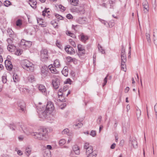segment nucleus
Instances as JSON below:
<instances>
[{"instance_id":"f257e3e1","label":"nucleus","mask_w":157,"mask_h":157,"mask_svg":"<svg viewBox=\"0 0 157 157\" xmlns=\"http://www.w3.org/2000/svg\"><path fill=\"white\" fill-rule=\"evenodd\" d=\"M32 135L34 136V138L40 140H45L47 139L48 134V130L46 128H41L37 132H33Z\"/></svg>"},{"instance_id":"f03ea898","label":"nucleus","mask_w":157,"mask_h":157,"mask_svg":"<svg viewBox=\"0 0 157 157\" xmlns=\"http://www.w3.org/2000/svg\"><path fill=\"white\" fill-rule=\"evenodd\" d=\"M22 66L23 68L27 71L32 72L34 70L33 64L28 60L26 59L22 62Z\"/></svg>"},{"instance_id":"7ed1b4c3","label":"nucleus","mask_w":157,"mask_h":157,"mask_svg":"<svg viewBox=\"0 0 157 157\" xmlns=\"http://www.w3.org/2000/svg\"><path fill=\"white\" fill-rule=\"evenodd\" d=\"M41 60L43 61L47 60L48 57V52L47 49L43 48L40 51Z\"/></svg>"},{"instance_id":"20e7f679","label":"nucleus","mask_w":157,"mask_h":157,"mask_svg":"<svg viewBox=\"0 0 157 157\" xmlns=\"http://www.w3.org/2000/svg\"><path fill=\"white\" fill-rule=\"evenodd\" d=\"M53 78L52 81V84L53 87L55 89H57L59 88L60 85V80L58 78L57 76L53 75L52 76Z\"/></svg>"},{"instance_id":"39448f33","label":"nucleus","mask_w":157,"mask_h":157,"mask_svg":"<svg viewBox=\"0 0 157 157\" xmlns=\"http://www.w3.org/2000/svg\"><path fill=\"white\" fill-rule=\"evenodd\" d=\"M20 130H22L24 133L27 135L33 134V132H32L31 130L28 128L26 126L24 125H21L20 126V128H19Z\"/></svg>"},{"instance_id":"423d86ee","label":"nucleus","mask_w":157,"mask_h":157,"mask_svg":"<svg viewBox=\"0 0 157 157\" xmlns=\"http://www.w3.org/2000/svg\"><path fill=\"white\" fill-rule=\"evenodd\" d=\"M49 72L48 67L47 66H43L41 69V74L42 77L45 78L48 75Z\"/></svg>"},{"instance_id":"0eeeda50","label":"nucleus","mask_w":157,"mask_h":157,"mask_svg":"<svg viewBox=\"0 0 157 157\" xmlns=\"http://www.w3.org/2000/svg\"><path fill=\"white\" fill-rule=\"evenodd\" d=\"M84 148L86 150V154L87 155L93 151V147L90 145L88 143H86L84 146Z\"/></svg>"},{"instance_id":"6e6552de","label":"nucleus","mask_w":157,"mask_h":157,"mask_svg":"<svg viewBox=\"0 0 157 157\" xmlns=\"http://www.w3.org/2000/svg\"><path fill=\"white\" fill-rule=\"evenodd\" d=\"M21 46L23 48L27 49L32 45V42L30 41H26L24 40H22L20 43Z\"/></svg>"},{"instance_id":"1a4fd4ad","label":"nucleus","mask_w":157,"mask_h":157,"mask_svg":"<svg viewBox=\"0 0 157 157\" xmlns=\"http://www.w3.org/2000/svg\"><path fill=\"white\" fill-rule=\"evenodd\" d=\"M43 109H42L41 110H40V112L39 113V117L40 118L42 119L45 118L47 116L48 114H49V112L47 111L46 110H44L45 109V106L42 107Z\"/></svg>"},{"instance_id":"9d476101","label":"nucleus","mask_w":157,"mask_h":157,"mask_svg":"<svg viewBox=\"0 0 157 157\" xmlns=\"http://www.w3.org/2000/svg\"><path fill=\"white\" fill-rule=\"evenodd\" d=\"M18 109L20 112H25V104L23 101H20L18 103Z\"/></svg>"},{"instance_id":"9b49d317","label":"nucleus","mask_w":157,"mask_h":157,"mask_svg":"<svg viewBox=\"0 0 157 157\" xmlns=\"http://www.w3.org/2000/svg\"><path fill=\"white\" fill-rule=\"evenodd\" d=\"M54 109L53 104L51 101L48 102L46 107V110L49 112V113H51Z\"/></svg>"},{"instance_id":"f8f14e48","label":"nucleus","mask_w":157,"mask_h":157,"mask_svg":"<svg viewBox=\"0 0 157 157\" xmlns=\"http://www.w3.org/2000/svg\"><path fill=\"white\" fill-rule=\"evenodd\" d=\"M65 51L68 53L70 54H74L75 53V50L73 48L71 47L70 45H67L65 49Z\"/></svg>"},{"instance_id":"ddd939ff","label":"nucleus","mask_w":157,"mask_h":157,"mask_svg":"<svg viewBox=\"0 0 157 157\" xmlns=\"http://www.w3.org/2000/svg\"><path fill=\"white\" fill-rule=\"evenodd\" d=\"M129 145H131V146L132 145L133 148H136L137 147V143L135 139L130 138L129 139Z\"/></svg>"},{"instance_id":"4468645a","label":"nucleus","mask_w":157,"mask_h":157,"mask_svg":"<svg viewBox=\"0 0 157 157\" xmlns=\"http://www.w3.org/2000/svg\"><path fill=\"white\" fill-rule=\"evenodd\" d=\"M6 67L8 70L11 71L13 68V65L11 62L7 60H6L5 62Z\"/></svg>"},{"instance_id":"2eb2a0df","label":"nucleus","mask_w":157,"mask_h":157,"mask_svg":"<svg viewBox=\"0 0 157 157\" xmlns=\"http://www.w3.org/2000/svg\"><path fill=\"white\" fill-rule=\"evenodd\" d=\"M7 35L13 39L16 37V35L14 34V32L11 29L9 28L7 30Z\"/></svg>"},{"instance_id":"dca6fc26","label":"nucleus","mask_w":157,"mask_h":157,"mask_svg":"<svg viewBox=\"0 0 157 157\" xmlns=\"http://www.w3.org/2000/svg\"><path fill=\"white\" fill-rule=\"evenodd\" d=\"M48 68L49 70L52 73L57 74L59 73V71L56 70L55 67H53L52 65L49 66Z\"/></svg>"},{"instance_id":"f3484780","label":"nucleus","mask_w":157,"mask_h":157,"mask_svg":"<svg viewBox=\"0 0 157 157\" xmlns=\"http://www.w3.org/2000/svg\"><path fill=\"white\" fill-rule=\"evenodd\" d=\"M73 151L76 155H78L80 154L79 148L77 145H74L72 147Z\"/></svg>"},{"instance_id":"a211bd4d","label":"nucleus","mask_w":157,"mask_h":157,"mask_svg":"<svg viewBox=\"0 0 157 157\" xmlns=\"http://www.w3.org/2000/svg\"><path fill=\"white\" fill-rule=\"evenodd\" d=\"M153 40L155 45L157 44V29L154 30Z\"/></svg>"},{"instance_id":"6ab92c4d","label":"nucleus","mask_w":157,"mask_h":157,"mask_svg":"<svg viewBox=\"0 0 157 157\" xmlns=\"http://www.w3.org/2000/svg\"><path fill=\"white\" fill-rule=\"evenodd\" d=\"M38 88L39 90L41 92L43 93L44 94H46V90L45 88V87L42 85H38Z\"/></svg>"},{"instance_id":"aec40b11","label":"nucleus","mask_w":157,"mask_h":157,"mask_svg":"<svg viewBox=\"0 0 157 157\" xmlns=\"http://www.w3.org/2000/svg\"><path fill=\"white\" fill-rule=\"evenodd\" d=\"M29 4L30 6L33 9L36 8L37 2L36 0H30Z\"/></svg>"},{"instance_id":"412c9836","label":"nucleus","mask_w":157,"mask_h":157,"mask_svg":"<svg viewBox=\"0 0 157 157\" xmlns=\"http://www.w3.org/2000/svg\"><path fill=\"white\" fill-rule=\"evenodd\" d=\"M62 74L65 76H67L68 74V67L65 66L62 71Z\"/></svg>"},{"instance_id":"4be33fe9","label":"nucleus","mask_w":157,"mask_h":157,"mask_svg":"<svg viewBox=\"0 0 157 157\" xmlns=\"http://www.w3.org/2000/svg\"><path fill=\"white\" fill-rule=\"evenodd\" d=\"M81 40L83 42H85L88 39V37L86 35L82 33L80 35Z\"/></svg>"},{"instance_id":"5701e85b","label":"nucleus","mask_w":157,"mask_h":157,"mask_svg":"<svg viewBox=\"0 0 157 157\" xmlns=\"http://www.w3.org/2000/svg\"><path fill=\"white\" fill-rule=\"evenodd\" d=\"M15 48L16 47L14 44H9L7 46V49L10 52H13Z\"/></svg>"},{"instance_id":"b1692460","label":"nucleus","mask_w":157,"mask_h":157,"mask_svg":"<svg viewBox=\"0 0 157 157\" xmlns=\"http://www.w3.org/2000/svg\"><path fill=\"white\" fill-rule=\"evenodd\" d=\"M29 81L30 82H33L36 81V78L33 75H29L28 78Z\"/></svg>"},{"instance_id":"393cba45","label":"nucleus","mask_w":157,"mask_h":157,"mask_svg":"<svg viewBox=\"0 0 157 157\" xmlns=\"http://www.w3.org/2000/svg\"><path fill=\"white\" fill-rule=\"evenodd\" d=\"M44 157H51V152L48 150H45L44 154Z\"/></svg>"},{"instance_id":"a878e982","label":"nucleus","mask_w":157,"mask_h":157,"mask_svg":"<svg viewBox=\"0 0 157 157\" xmlns=\"http://www.w3.org/2000/svg\"><path fill=\"white\" fill-rule=\"evenodd\" d=\"M97 155L96 151H92L90 153L87 155V157H96Z\"/></svg>"},{"instance_id":"bb28decb","label":"nucleus","mask_w":157,"mask_h":157,"mask_svg":"<svg viewBox=\"0 0 157 157\" xmlns=\"http://www.w3.org/2000/svg\"><path fill=\"white\" fill-rule=\"evenodd\" d=\"M69 130L67 128L64 129L62 132V133L63 135L67 134V136H70L71 135V133L69 132Z\"/></svg>"},{"instance_id":"cd10ccee","label":"nucleus","mask_w":157,"mask_h":157,"mask_svg":"<svg viewBox=\"0 0 157 157\" xmlns=\"http://www.w3.org/2000/svg\"><path fill=\"white\" fill-rule=\"evenodd\" d=\"M54 65L56 68H59L60 66V63L58 59L55 60L54 62Z\"/></svg>"},{"instance_id":"c85d7f7f","label":"nucleus","mask_w":157,"mask_h":157,"mask_svg":"<svg viewBox=\"0 0 157 157\" xmlns=\"http://www.w3.org/2000/svg\"><path fill=\"white\" fill-rule=\"evenodd\" d=\"M71 4L74 6H77L78 4V0H70Z\"/></svg>"},{"instance_id":"c756f323","label":"nucleus","mask_w":157,"mask_h":157,"mask_svg":"<svg viewBox=\"0 0 157 157\" xmlns=\"http://www.w3.org/2000/svg\"><path fill=\"white\" fill-rule=\"evenodd\" d=\"M13 79L14 81L15 82H18L19 80L18 76L15 74L13 75Z\"/></svg>"},{"instance_id":"7c9ffc66","label":"nucleus","mask_w":157,"mask_h":157,"mask_svg":"<svg viewBox=\"0 0 157 157\" xmlns=\"http://www.w3.org/2000/svg\"><path fill=\"white\" fill-rule=\"evenodd\" d=\"M78 51L82 52V53H83L85 51L83 47L81 44H78Z\"/></svg>"},{"instance_id":"2f4dec72","label":"nucleus","mask_w":157,"mask_h":157,"mask_svg":"<svg viewBox=\"0 0 157 157\" xmlns=\"http://www.w3.org/2000/svg\"><path fill=\"white\" fill-rule=\"evenodd\" d=\"M31 153V148L29 147H27L25 149V153L27 155L29 156Z\"/></svg>"},{"instance_id":"473e14b6","label":"nucleus","mask_w":157,"mask_h":157,"mask_svg":"<svg viewBox=\"0 0 157 157\" xmlns=\"http://www.w3.org/2000/svg\"><path fill=\"white\" fill-rule=\"evenodd\" d=\"M136 112L137 119L139 120L141 114V111L139 109H137Z\"/></svg>"},{"instance_id":"72a5a7b5","label":"nucleus","mask_w":157,"mask_h":157,"mask_svg":"<svg viewBox=\"0 0 157 157\" xmlns=\"http://www.w3.org/2000/svg\"><path fill=\"white\" fill-rule=\"evenodd\" d=\"M121 70L122 71L125 72L126 70L125 63H121Z\"/></svg>"},{"instance_id":"f704fd0d","label":"nucleus","mask_w":157,"mask_h":157,"mask_svg":"<svg viewBox=\"0 0 157 157\" xmlns=\"http://www.w3.org/2000/svg\"><path fill=\"white\" fill-rule=\"evenodd\" d=\"M85 18H79L78 19V22L80 24H83L85 23Z\"/></svg>"},{"instance_id":"c9c22d12","label":"nucleus","mask_w":157,"mask_h":157,"mask_svg":"<svg viewBox=\"0 0 157 157\" xmlns=\"http://www.w3.org/2000/svg\"><path fill=\"white\" fill-rule=\"evenodd\" d=\"M121 63H126L127 61L126 56H121Z\"/></svg>"},{"instance_id":"e433bc0d","label":"nucleus","mask_w":157,"mask_h":157,"mask_svg":"<svg viewBox=\"0 0 157 157\" xmlns=\"http://www.w3.org/2000/svg\"><path fill=\"white\" fill-rule=\"evenodd\" d=\"M146 36L147 40L148 43H150L151 40L150 38V35L149 33H146Z\"/></svg>"},{"instance_id":"4c0bfd02","label":"nucleus","mask_w":157,"mask_h":157,"mask_svg":"<svg viewBox=\"0 0 157 157\" xmlns=\"http://www.w3.org/2000/svg\"><path fill=\"white\" fill-rule=\"evenodd\" d=\"M51 24L53 25L55 28H57V23L56 21L53 20L51 21Z\"/></svg>"},{"instance_id":"58836bf2","label":"nucleus","mask_w":157,"mask_h":157,"mask_svg":"<svg viewBox=\"0 0 157 157\" xmlns=\"http://www.w3.org/2000/svg\"><path fill=\"white\" fill-rule=\"evenodd\" d=\"M13 39H12L11 38H8L7 40V41L8 44V45L9 44H13Z\"/></svg>"},{"instance_id":"ea45409f","label":"nucleus","mask_w":157,"mask_h":157,"mask_svg":"<svg viewBox=\"0 0 157 157\" xmlns=\"http://www.w3.org/2000/svg\"><path fill=\"white\" fill-rule=\"evenodd\" d=\"M22 24V21L20 19H18L16 21V25L17 26H20Z\"/></svg>"},{"instance_id":"a19ab883","label":"nucleus","mask_w":157,"mask_h":157,"mask_svg":"<svg viewBox=\"0 0 157 157\" xmlns=\"http://www.w3.org/2000/svg\"><path fill=\"white\" fill-rule=\"evenodd\" d=\"M3 4L5 6H8L11 4V3L10 1L6 0L4 2Z\"/></svg>"},{"instance_id":"79ce46f5","label":"nucleus","mask_w":157,"mask_h":157,"mask_svg":"<svg viewBox=\"0 0 157 157\" xmlns=\"http://www.w3.org/2000/svg\"><path fill=\"white\" fill-rule=\"evenodd\" d=\"M69 42L72 46H73L74 47H76V44H75L74 41L72 40L71 39H70L69 40Z\"/></svg>"},{"instance_id":"37998d69","label":"nucleus","mask_w":157,"mask_h":157,"mask_svg":"<svg viewBox=\"0 0 157 157\" xmlns=\"http://www.w3.org/2000/svg\"><path fill=\"white\" fill-rule=\"evenodd\" d=\"M98 48L99 51H100L102 53H104L105 52L104 50L102 49V47L98 44Z\"/></svg>"},{"instance_id":"c03bdc74","label":"nucleus","mask_w":157,"mask_h":157,"mask_svg":"<svg viewBox=\"0 0 157 157\" xmlns=\"http://www.w3.org/2000/svg\"><path fill=\"white\" fill-rule=\"evenodd\" d=\"M48 10V8L45 9L44 11L42 12V15L44 16H45V15L46 13H48L50 12V11L49 10Z\"/></svg>"},{"instance_id":"a18cd8bd","label":"nucleus","mask_w":157,"mask_h":157,"mask_svg":"<svg viewBox=\"0 0 157 157\" xmlns=\"http://www.w3.org/2000/svg\"><path fill=\"white\" fill-rule=\"evenodd\" d=\"M125 125L123 127V132L124 134L126 133L128 129V125H127V127Z\"/></svg>"},{"instance_id":"49530a36","label":"nucleus","mask_w":157,"mask_h":157,"mask_svg":"<svg viewBox=\"0 0 157 157\" xmlns=\"http://www.w3.org/2000/svg\"><path fill=\"white\" fill-rule=\"evenodd\" d=\"M66 140L64 139L61 140L59 142L60 145L62 146L66 143Z\"/></svg>"},{"instance_id":"de8ad7c7","label":"nucleus","mask_w":157,"mask_h":157,"mask_svg":"<svg viewBox=\"0 0 157 157\" xmlns=\"http://www.w3.org/2000/svg\"><path fill=\"white\" fill-rule=\"evenodd\" d=\"M143 8L145 7H148L149 6L148 2L146 1H145L143 3Z\"/></svg>"},{"instance_id":"09e8293b","label":"nucleus","mask_w":157,"mask_h":157,"mask_svg":"<svg viewBox=\"0 0 157 157\" xmlns=\"http://www.w3.org/2000/svg\"><path fill=\"white\" fill-rule=\"evenodd\" d=\"M10 129H12L13 130H15L16 129V126L15 125L11 124L10 126Z\"/></svg>"},{"instance_id":"8fccbe9b","label":"nucleus","mask_w":157,"mask_h":157,"mask_svg":"<svg viewBox=\"0 0 157 157\" xmlns=\"http://www.w3.org/2000/svg\"><path fill=\"white\" fill-rule=\"evenodd\" d=\"M22 51L20 50H17V51L15 52V54L17 55H20L21 54Z\"/></svg>"},{"instance_id":"3c124183","label":"nucleus","mask_w":157,"mask_h":157,"mask_svg":"<svg viewBox=\"0 0 157 157\" xmlns=\"http://www.w3.org/2000/svg\"><path fill=\"white\" fill-rule=\"evenodd\" d=\"M90 135L93 137L95 136L96 135V132L94 130H92L91 132Z\"/></svg>"},{"instance_id":"603ef678","label":"nucleus","mask_w":157,"mask_h":157,"mask_svg":"<svg viewBox=\"0 0 157 157\" xmlns=\"http://www.w3.org/2000/svg\"><path fill=\"white\" fill-rule=\"evenodd\" d=\"M59 7L63 12L65 10V8L61 5H60L59 6Z\"/></svg>"},{"instance_id":"864d4df0","label":"nucleus","mask_w":157,"mask_h":157,"mask_svg":"<svg viewBox=\"0 0 157 157\" xmlns=\"http://www.w3.org/2000/svg\"><path fill=\"white\" fill-rule=\"evenodd\" d=\"M107 76L106 77H105L104 79V83L103 84V86H105L106 84V83L107 82Z\"/></svg>"},{"instance_id":"5fc2aeb1","label":"nucleus","mask_w":157,"mask_h":157,"mask_svg":"<svg viewBox=\"0 0 157 157\" xmlns=\"http://www.w3.org/2000/svg\"><path fill=\"white\" fill-rule=\"evenodd\" d=\"M101 120V116H99L97 120V123L98 124H100Z\"/></svg>"},{"instance_id":"6e6d98bb","label":"nucleus","mask_w":157,"mask_h":157,"mask_svg":"<svg viewBox=\"0 0 157 157\" xmlns=\"http://www.w3.org/2000/svg\"><path fill=\"white\" fill-rule=\"evenodd\" d=\"M66 17L68 19H71L73 18L72 15L70 14H67L66 16Z\"/></svg>"},{"instance_id":"4d7b16f0","label":"nucleus","mask_w":157,"mask_h":157,"mask_svg":"<svg viewBox=\"0 0 157 157\" xmlns=\"http://www.w3.org/2000/svg\"><path fill=\"white\" fill-rule=\"evenodd\" d=\"M2 81L4 83H6V79L5 77H2Z\"/></svg>"},{"instance_id":"13d9d810","label":"nucleus","mask_w":157,"mask_h":157,"mask_svg":"<svg viewBox=\"0 0 157 157\" xmlns=\"http://www.w3.org/2000/svg\"><path fill=\"white\" fill-rule=\"evenodd\" d=\"M144 13H147L149 11V7H144Z\"/></svg>"},{"instance_id":"bf43d9fd","label":"nucleus","mask_w":157,"mask_h":157,"mask_svg":"<svg viewBox=\"0 0 157 157\" xmlns=\"http://www.w3.org/2000/svg\"><path fill=\"white\" fill-rule=\"evenodd\" d=\"M108 24L109 27L111 28L114 25V23L113 22H109Z\"/></svg>"},{"instance_id":"052dcab7","label":"nucleus","mask_w":157,"mask_h":157,"mask_svg":"<svg viewBox=\"0 0 157 157\" xmlns=\"http://www.w3.org/2000/svg\"><path fill=\"white\" fill-rule=\"evenodd\" d=\"M56 17L57 18H58L59 19H60V20H61L63 18V17L62 16H60L58 14H56Z\"/></svg>"},{"instance_id":"680f3d73","label":"nucleus","mask_w":157,"mask_h":157,"mask_svg":"<svg viewBox=\"0 0 157 157\" xmlns=\"http://www.w3.org/2000/svg\"><path fill=\"white\" fill-rule=\"evenodd\" d=\"M52 148V146L50 145H47L46 146V150H50V149H51Z\"/></svg>"},{"instance_id":"e2e57ef3","label":"nucleus","mask_w":157,"mask_h":157,"mask_svg":"<svg viewBox=\"0 0 157 157\" xmlns=\"http://www.w3.org/2000/svg\"><path fill=\"white\" fill-rule=\"evenodd\" d=\"M154 110L156 113H157V103L154 106Z\"/></svg>"},{"instance_id":"0e129e2a","label":"nucleus","mask_w":157,"mask_h":157,"mask_svg":"<svg viewBox=\"0 0 157 157\" xmlns=\"http://www.w3.org/2000/svg\"><path fill=\"white\" fill-rule=\"evenodd\" d=\"M82 123H79L75 125L76 126H78L79 127H80L82 126Z\"/></svg>"},{"instance_id":"69168bd1","label":"nucleus","mask_w":157,"mask_h":157,"mask_svg":"<svg viewBox=\"0 0 157 157\" xmlns=\"http://www.w3.org/2000/svg\"><path fill=\"white\" fill-rule=\"evenodd\" d=\"M115 0H110L109 1V2L110 4H111L115 3Z\"/></svg>"},{"instance_id":"338daca9","label":"nucleus","mask_w":157,"mask_h":157,"mask_svg":"<svg viewBox=\"0 0 157 157\" xmlns=\"http://www.w3.org/2000/svg\"><path fill=\"white\" fill-rule=\"evenodd\" d=\"M116 146V144L115 143L113 144L110 147V148L112 149H114Z\"/></svg>"},{"instance_id":"774afa93","label":"nucleus","mask_w":157,"mask_h":157,"mask_svg":"<svg viewBox=\"0 0 157 157\" xmlns=\"http://www.w3.org/2000/svg\"><path fill=\"white\" fill-rule=\"evenodd\" d=\"M129 88L128 87H126L124 90V92L126 93H127L129 90Z\"/></svg>"}]
</instances>
